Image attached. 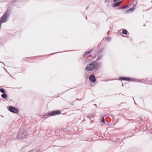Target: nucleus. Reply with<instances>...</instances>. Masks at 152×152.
I'll return each mask as SVG.
<instances>
[{
	"instance_id": "ddd939ff",
	"label": "nucleus",
	"mask_w": 152,
	"mask_h": 152,
	"mask_svg": "<svg viewBox=\"0 0 152 152\" xmlns=\"http://www.w3.org/2000/svg\"><path fill=\"white\" fill-rule=\"evenodd\" d=\"M96 115L95 114H92L90 115V117L91 118H94L95 116Z\"/></svg>"
},
{
	"instance_id": "9d476101",
	"label": "nucleus",
	"mask_w": 152,
	"mask_h": 152,
	"mask_svg": "<svg viewBox=\"0 0 152 152\" xmlns=\"http://www.w3.org/2000/svg\"><path fill=\"white\" fill-rule=\"evenodd\" d=\"M1 96L3 98L6 99L7 97V95L6 94H4L1 95Z\"/></svg>"
},
{
	"instance_id": "2eb2a0df",
	"label": "nucleus",
	"mask_w": 152,
	"mask_h": 152,
	"mask_svg": "<svg viewBox=\"0 0 152 152\" xmlns=\"http://www.w3.org/2000/svg\"><path fill=\"white\" fill-rule=\"evenodd\" d=\"M102 123H105V120H104V117H103L102 119Z\"/></svg>"
},
{
	"instance_id": "6e6552de",
	"label": "nucleus",
	"mask_w": 152,
	"mask_h": 152,
	"mask_svg": "<svg viewBox=\"0 0 152 152\" xmlns=\"http://www.w3.org/2000/svg\"><path fill=\"white\" fill-rule=\"evenodd\" d=\"M120 79H121L124 80H130V79L129 78H126V77H122V78H120Z\"/></svg>"
},
{
	"instance_id": "1a4fd4ad",
	"label": "nucleus",
	"mask_w": 152,
	"mask_h": 152,
	"mask_svg": "<svg viewBox=\"0 0 152 152\" xmlns=\"http://www.w3.org/2000/svg\"><path fill=\"white\" fill-rule=\"evenodd\" d=\"M120 4V2H118L114 4H113V7H115L118 6Z\"/></svg>"
},
{
	"instance_id": "a211bd4d",
	"label": "nucleus",
	"mask_w": 152,
	"mask_h": 152,
	"mask_svg": "<svg viewBox=\"0 0 152 152\" xmlns=\"http://www.w3.org/2000/svg\"><path fill=\"white\" fill-rule=\"evenodd\" d=\"M2 23H1V21H0V28H1V24Z\"/></svg>"
},
{
	"instance_id": "f257e3e1",
	"label": "nucleus",
	"mask_w": 152,
	"mask_h": 152,
	"mask_svg": "<svg viewBox=\"0 0 152 152\" xmlns=\"http://www.w3.org/2000/svg\"><path fill=\"white\" fill-rule=\"evenodd\" d=\"M101 64L96 61H93L88 64L86 66V69L87 71L96 70L100 67Z\"/></svg>"
},
{
	"instance_id": "7ed1b4c3",
	"label": "nucleus",
	"mask_w": 152,
	"mask_h": 152,
	"mask_svg": "<svg viewBox=\"0 0 152 152\" xmlns=\"http://www.w3.org/2000/svg\"><path fill=\"white\" fill-rule=\"evenodd\" d=\"M10 15V13L8 11H6L2 16L0 18V21L1 23H3L7 22L8 19Z\"/></svg>"
},
{
	"instance_id": "39448f33",
	"label": "nucleus",
	"mask_w": 152,
	"mask_h": 152,
	"mask_svg": "<svg viewBox=\"0 0 152 152\" xmlns=\"http://www.w3.org/2000/svg\"><path fill=\"white\" fill-rule=\"evenodd\" d=\"M8 110L10 112L14 113H17L18 112V109L12 106L10 107Z\"/></svg>"
},
{
	"instance_id": "dca6fc26",
	"label": "nucleus",
	"mask_w": 152,
	"mask_h": 152,
	"mask_svg": "<svg viewBox=\"0 0 152 152\" xmlns=\"http://www.w3.org/2000/svg\"><path fill=\"white\" fill-rule=\"evenodd\" d=\"M127 6V5L125 6H124L121 7L120 8V9H123L125 8Z\"/></svg>"
},
{
	"instance_id": "423d86ee",
	"label": "nucleus",
	"mask_w": 152,
	"mask_h": 152,
	"mask_svg": "<svg viewBox=\"0 0 152 152\" xmlns=\"http://www.w3.org/2000/svg\"><path fill=\"white\" fill-rule=\"evenodd\" d=\"M89 79L91 82H94L96 80L95 76L94 75H91L89 77Z\"/></svg>"
},
{
	"instance_id": "f03ea898",
	"label": "nucleus",
	"mask_w": 152,
	"mask_h": 152,
	"mask_svg": "<svg viewBox=\"0 0 152 152\" xmlns=\"http://www.w3.org/2000/svg\"><path fill=\"white\" fill-rule=\"evenodd\" d=\"M28 135L27 132L25 129H21L17 132L16 138L20 140H23Z\"/></svg>"
},
{
	"instance_id": "f8f14e48",
	"label": "nucleus",
	"mask_w": 152,
	"mask_h": 152,
	"mask_svg": "<svg viewBox=\"0 0 152 152\" xmlns=\"http://www.w3.org/2000/svg\"><path fill=\"white\" fill-rule=\"evenodd\" d=\"M122 33L123 34H126L127 33V32H126V30L125 29L123 30Z\"/></svg>"
},
{
	"instance_id": "20e7f679",
	"label": "nucleus",
	"mask_w": 152,
	"mask_h": 152,
	"mask_svg": "<svg viewBox=\"0 0 152 152\" xmlns=\"http://www.w3.org/2000/svg\"><path fill=\"white\" fill-rule=\"evenodd\" d=\"M61 113V112L60 110L53 111L48 113L47 115V116L56 115L59 114Z\"/></svg>"
},
{
	"instance_id": "f3484780",
	"label": "nucleus",
	"mask_w": 152,
	"mask_h": 152,
	"mask_svg": "<svg viewBox=\"0 0 152 152\" xmlns=\"http://www.w3.org/2000/svg\"><path fill=\"white\" fill-rule=\"evenodd\" d=\"M111 39V38H108L107 39V41H109Z\"/></svg>"
},
{
	"instance_id": "6ab92c4d",
	"label": "nucleus",
	"mask_w": 152,
	"mask_h": 152,
	"mask_svg": "<svg viewBox=\"0 0 152 152\" xmlns=\"http://www.w3.org/2000/svg\"><path fill=\"white\" fill-rule=\"evenodd\" d=\"M114 2H115L117 0H113Z\"/></svg>"
},
{
	"instance_id": "9b49d317",
	"label": "nucleus",
	"mask_w": 152,
	"mask_h": 152,
	"mask_svg": "<svg viewBox=\"0 0 152 152\" xmlns=\"http://www.w3.org/2000/svg\"><path fill=\"white\" fill-rule=\"evenodd\" d=\"M0 91L1 92L3 93H5L6 92L3 89H0Z\"/></svg>"
},
{
	"instance_id": "4468645a",
	"label": "nucleus",
	"mask_w": 152,
	"mask_h": 152,
	"mask_svg": "<svg viewBox=\"0 0 152 152\" xmlns=\"http://www.w3.org/2000/svg\"><path fill=\"white\" fill-rule=\"evenodd\" d=\"M91 53V51H88L85 53V56H86Z\"/></svg>"
},
{
	"instance_id": "0eeeda50",
	"label": "nucleus",
	"mask_w": 152,
	"mask_h": 152,
	"mask_svg": "<svg viewBox=\"0 0 152 152\" xmlns=\"http://www.w3.org/2000/svg\"><path fill=\"white\" fill-rule=\"evenodd\" d=\"M134 9H135L134 7H133L132 8H130V9H129L128 10H126L125 11V13L126 14H127V13H129L131 12H132L134 10Z\"/></svg>"
}]
</instances>
